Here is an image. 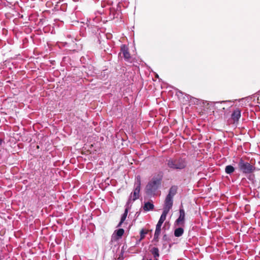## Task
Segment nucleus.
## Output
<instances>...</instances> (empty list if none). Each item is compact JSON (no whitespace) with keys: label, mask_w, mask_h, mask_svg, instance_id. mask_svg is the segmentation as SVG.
<instances>
[{"label":"nucleus","mask_w":260,"mask_h":260,"mask_svg":"<svg viewBox=\"0 0 260 260\" xmlns=\"http://www.w3.org/2000/svg\"><path fill=\"white\" fill-rule=\"evenodd\" d=\"M167 165L172 170H182L186 167V162L182 158L170 159L167 161Z\"/></svg>","instance_id":"1"},{"label":"nucleus","mask_w":260,"mask_h":260,"mask_svg":"<svg viewBox=\"0 0 260 260\" xmlns=\"http://www.w3.org/2000/svg\"><path fill=\"white\" fill-rule=\"evenodd\" d=\"M162 180V176L155 177H153L152 180L146 186V192L148 193H152L155 192L159 187Z\"/></svg>","instance_id":"2"},{"label":"nucleus","mask_w":260,"mask_h":260,"mask_svg":"<svg viewBox=\"0 0 260 260\" xmlns=\"http://www.w3.org/2000/svg\"><path fill=\"white\" fill-rule=\"evenodd\" d=\"M141 184V178L140 175H138L136 177V182L134 185V189L133 192L131 193L128 202L130 203L131 201H135L139 199L140 196V191Z\"/></svg>","instance_id":"3"},{"label":"nucleus","mask_w":260,"mask_h":260,"mask_svg":"<svg viewBox=\"0 0 260 260\" xmlns=\"http://www.w3.org/2000/svg\"><path fill=\"white\" fill-rule=\"evenodd\" d=\"M238 167L240 171L246 174L252 173L255 170L253 165L248 162L245 161L242 158L239 159Z\"/></svg>","instance_id":"4"},{"label":"nucleus","mask_w":260,"mask_h":260,"mask_svg":"<svg viewBox=\"0 0 260 260\" xmlns=\"http://www.w3.org/2000/svg\"><path fill=\"white\" fill-rule=\"evenodd\" d=\"M119 56L123 57L125 61L131 62V55L129 53L128 48L125 45H121Z\"/></svg>","instance_id":"5"},{"label":"nucleus","mask_w":260,"mask_h":260,"mask_svg":"<svg viewBox=\"0 0 260 260\" xmlns=\"http://www.w3.org/2000/svg\"><path fill=\"white\" fill-rule=\"evenodd\" d=\"M113 2L110 1L109 0L102 1L101 3V6L102 7H107L108 9L109 10L110 12V16L111 18V22H112V20L114 19V10H113V8L111 7V5H112Z\"/></svg>","instance_id":"6"},{"label":"nucleus","mask_w":260,"mask_h":260,"mask_svg":"<svg viewBox=\"0 0 260 260\" xmlns=\"http://www.w3.org/2000/svg\"><path fill=\"white\" fill-rule=\"evenodd\" d=\"M173 199L170 197H166L165 200V204L164 206L163 211H166L167 212H169L170 209L172 208L173 206Z\"/></svg>","instance_id":"7"},{"label":"nucleus","mask_w":260,"mask_h":260,"mask_svg":"<svg viewBox=\"0 0 260 260\" xmlns=\"http://www.w3.org/2000/svg\"><path fill=\"white\" fill-rule=\"evenodd\" d=\"M185 220V211L183 209H180L179 210V216L177 219L175 223L179 225H184Z\"/></svg>","instance_id":"8"},{"label":"nucleus","mask_w":260,"mask_h":260,"mask_svg":"<svg viewBox=\"0 0 260 260\" xmlns=\"http://www.w3.org/2000/svg\"><path fill=\"white\" fill-rule=\"evenodd\" d=\"M241 117V111L239 109L235 110L231 115V118L234 122H238Z\"/></svg>","instance_id":"9"},{"label":"nucleus","mask_w":260,"mask_h":260,"mask_svg":"<svg viewBox=\"0 0 260 260\" xmlns=\"http://www.w3.org/2000/svg\"><path fill=\"white\" fill-rule=\"evenodd\" d=\"M162 223H163V222L158 220V221L156 225V229H155V233H154V238H157L158 237V236H159L160 232H161V227Z\"/></svg>","instance_id":"10"},{"label":"nucleus","mask_w":260,"mask_h":260,"mask_svg":"<svg viewBox=\"0 0 260 260\" xmlns=\"http://www.w3.org/2000/svg\"><path fill=\"white\" fill-rule=\"evenodd\" d=\"M177 190V187L176 186H172L167 196L168 197H170L173 199V197L176 193Z\"/></svg>","instance_id":"11"},{"label":"nucleus","mask_w":260,"mask_h":260,"mask_svg":"<svg viewBox=\"0 0 260 260\" xmlns=\"http://www.w3.org/2000/svg\"><path fill=\"white\" fill-rule=\"evenodd\" d=\"M154 209V205L152 203L148 202L144 203L143 206V210L145 211H149L150 210H152Z\"/></svg>","instance_id":"12"},{"label":"nucleus","mask_w":260,"mask_h":260,"mask_svg":"<svg viewBox=\"0 0 260 260\" xmlns=\"http://www.w3.org/2000/svg\"><path fill=\"white\" fill-rule=\"evenodd\" d=\"M127 213H128V209L127 208H126L125 209L124 212L122 214V215L121 216L120 221L119 223H118V224L117 225V227L121 226V224L125 221V220L127 217Z\"/></svg>","instance_id":"13"},{"label":"nucleus","mask_w":260,"mask_h":260,"mask_svg":"<svg viewBox=\"0 0 260 260\" xmlns=\"http://www.w3.org/2000/svg\"><path fill=\"white\" fill-rule=\"evenodd\" d=\"M184 233V230L182 228H178L174 231V236L176 237L181 236Z\"/></svg>","instance_id":"14"},{"label":"nucleus","mask_w":260,"mask_h":260,"mask_svg":"<svg viewBox=\"0 0 260 260\" xmlns=\"http://www.w3.org/2000/svg\"><path fill=\"white\" fill-rule=\"evenodd\" d=\"M235 168L231 166H226L225 168V172L228 174H231L235 171Z\"/></svg>","instance_id":"15"},{"label":"nucleus","mask_w":260,"mask_h":260,"mask_svg":"<svg viewBox=\"0 0 260 260\" xmlns=\"http://www.w3.org/2000/svg\"><path fill=\"white\" fill-rule=\"evenodd\" d=\"M150 252L154 256V259L157 258L159 257V250L158 249L157 247H153L152 248Z\"/></svg>","instance_id":"16"},{"label":"nucleus","mask_w":260,"mask_h":260,"mask_svg":"<svg viewBox=\"0 0 260 260\" xmlns=\"http://www.w3.org/2000/svg\"><path fill=\"white\" fill-rule=\"evenodd\" d=\"M92 21L93 25L95 26V28H96L97 26H95V25L101 22L102 21V19L100 16H96L92 18Z\"/></svg>","instance_id":"17"},{"label":"nucleus","mask_w":260,"mask_h":260,"mask_svg":"<svg viewBox=\"0 0 260 260\" xmlns=\"http://www.w3.org/2000/svg\"><path fill=\"white\" fill-rule=\"evenodd\" d=\"M116 232V237L117 239L121 238L124 233L123 229H119Z\"/></svg>","instance_id":"18"},{"label":"nucleus","mask_w":260,"mask_h":260,"mask_svg":"<svg viewBox=\"0 0 260 260\" xmlns=\"http://www.w3.org/2000/svg\"><path fill=\"white\" fill-rule=\"evenodd\" d=\"M168 214V212L163 211L160 217L159 221H160L161 222L164 223V222L165 221V220L166 219V217H167V215Z\"/></svg>","instance_id":"19"},{"label":"nucleus","mask_w":260,"mask_h":260,"mask_svg":"<svg viewBox=\"0 0 260 260\" xmlns=\"http://www.w3.org/2000/svg\"><path fill=\"white\" fill-rule=\"evenodd\" d=\"M168 214V212L163 211L160 217L159 221H160L161 222L164 223V222L165 221V220L166 219V217H167V215Z\"/></svg>","instance_id":"20"},{"label":"nucleus","mask_w":260,"mask_h":260,"mask_svg":"<svg viewBox=\"0 0 260 260\" xmlns=\"http://www.w3.org/2000/svg\"><path fill=\"white\" fill-rule=\"evenodd\" d=\"M106 37L108 40H111L113 38V35L110 32H107L106 34Z\"/></svg>","instance_id":"21"},{"label":"nucleus","mask_w":260,"mask_h":260,"mask_svg":"<svg viewBox=\"0 0 260 260\" xmlns=\"http://www.w3.org/2000/svg\"><path fill=\"white\" fill-rule=\"evenodd\" d=\"M147 233V232H145L143 229H142L140 232L141 238V239L144 238L145 235H146Z\"/></svg>","instance_id":"22"},{"label":"nucleus","mask_w":260,"mask_h":260,"mask_svg":"<svg viewBox=\"0 0 260 260\" xmlns=\"http://www.w3.org/2000/svg\"><path fill=\"white\" fill-rule=\"evenodd\" d=\"M108 44L111 48V51H112L113 49H114V43L113 41H111V42L108 43Z\"/></svg>","instance_id":"23"},{"label":"nucleus","mask_w":260,"mask_h":260,"mask_svg":"<svg viewBox=\"0 0 260 260\" xmlns=\"http://www.w3.org/2000/svg\"><path fill=\"white\" fill-rule=\"evenodd\" d=\"M113 241H114V233H113L112 235H111L110 243L112 244V243L113 242Z\"/></svg>","instance_id":"24"},{"label":"nucleus","mask_w":260,"mask_h":260,"mask_svg":"<svg viewBox=\"0 0 260 260\" xmlns=\"http://www.w3.org/2000/svg\"><path fill=\"white\" fill-rule=\"evenodd\" d=\"M3 142H4V140L3 139H0V146L2 145V144Z\"/></svg>","instance_id":"25"},{"label":"nucleus","mask_w":260,"mask_h":260,"mask_svg":"<svg viewBox=\"0 0 260 260\" xmlns=\"http://www.w3.org/2000/svg\"><path fill=\"white\" fill-rule=\"evenodd\" d=\"M73 1L74 2H78V1H79V0H73Z\"/></svg>","instance_id":"26"},{"label":"nucleus","mask_w":260,"mask_h":260,"mask_svg":"<svg viewBox=\"0 0 260 260\" xmlns=\"http://www.w3.org/2000/svg\"><path fill=\"white\" fill-rule=\"evenodd\" d=\"M156 77L157 78H158V75H156Z\"/></svg>","instance_id":"27"},{"label":"nucleus","mask_w":260,"mask_h":260,"mask_svg":"<svg viewBox=\"0 0 260 260\" xmlns=\"http://www.w3.org/2000/svg\"><path fill=\"white\" fill-rule=\"evenodd\" d=\"M154 260H158L157 258L154 259Z\"/></svg>","instance_id":"28"}]
</instances>
